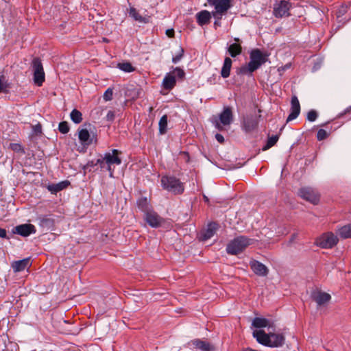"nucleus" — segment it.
Returning <instances> with one entry per match:
<instances>
[{
    "instance_id": "nucleus-9",
    "label": "nucleus",
    "mask_w": 351,
    "mask_h": 351,
    "mask_svg": "<svg viewBox=\"0 0 351 351\" xmlns=\"http://www.w3.org/2000/svg\"><path fill=\"white\" fill-rule=\"evenodd\" d=\"M298 195L304 199L313 204H317L319 201V195L311 187H303L299 190Z\"/></svg>"
},
{
    "instance_id": "nucleus-59",
    "label": "nucleus",
    "mask_w": 351,
    "mask_h": 351,
    "mask_svg": "<svg viewBox=\"0 0 351 351\" xmlns=\"http://www.w3.org/2000/svg\"><path fill=\"white\" fill-rule=\"evenodd\" d=\"M326 125H327V123H324V124H322V126H325Z\"/></svg>"
},
{
    "instance_id": "nucleus-19",
    "label": "nucleus",
    "mask_w": 351,
    "mask_h": 351,
    "mask_svg": "<svg viewBox=\"0 0 351 351\" xmlns=\"http://www.w3.org/2000/svg\"><path fill=\"white\" fill-rule=\"evenodd\" d=\"M212 13L208 10H202L196 14L197 23L199 25H208L210 22Z\"/></svg>"
},
{
    "instance_id": "nucleus-44",
    "label": "nucleus",
    "mask_w": 351,
    "mask_h": 351,
    "mask_svg": "<svg viewBox=\"0 0 351 351\" xmlns=\"http://www.w3.org/2000/svg\"><path fill=\"white\" fill-rule=\"evenodd\" d=\"M318 117V113L315 110H311L307 113V119L311 121H315Z\"/></svg>"
},
{
    "instance_id": "nucleus-29",
    "label": "nucleus",
    "mask_w": 351,
    "mask_h": 351,
    "mask_svg": "<svg viewBox=\"0 0 351 351\" xmlns=\"http://www.w3.org/2000/svg\"><path fill=\"white\" fill-rule=\"evenodd\" d=\"M228 51L232 58H234L241 53L242 47L239 43H233L229 46Z\"/></svg>"
},
{
    "instance_id": "nucleus-55",
    "label": "nucleus",
    "mask_w": 351,
    "mask_h": 351,
    "mask_svg": "<svg viewBox=\"0 0 351 351\" xmlns=\"http://www.w3.org/2000/svg\"><path fill=\"white\" fill-rule=\"evenodd\" d=\"M203 199L204 200V202H209V199L208 198V197H206V195H203Z\"/></svg>"
},
{
    "instance_id": "nucleus-48",
    "label": "nucleus",
    "mask_w": 351,
    "mask_h": 351,
    "mask_svg": "<svg viewBox=\"0 0 351 351\" xmlns=\"http://www.w3.org/2000/svg\"><path fill=\"white\" fill-rule=\"evenodd\" d=\"M32 129H33L34 134L36 136H40L43 134L42 125L39 123L35 125H33Z\"/></svg>"
},
{
    "instance_id": "nucleus-12",
    "label": "nucleus",
    "mask_w": 351,
    "mask_h": 351,
    "mask_svg": "<svg viewBox=\"0 0 351 351\" xmlns=\"http://www.w3.org/2000/svg\"><path fill=\"white\" fill-rule=\"evenodd\" d=\"M290 8L291 4L289 1L282 0L279 3L275 4L274 8V14L277 18L289 16L290 15L289 13Z\"/></svg>"
},
{
    "instance_id": "nucleus-51",
    "label": "nucleus",
    "mask_w": 351,
    "mask_h": 351,
    "mask_svg": "<svg viewBox=\"0 0 351 351\" xmlns=\"http://www.w3.org/2000/svg\"><path fill=\"white\" fill-rule=\"evenodd\" d=\"M215 138L220 143H224V138H223V135H221V134L217 133L215 134Z\"/></svg>"
},
{
    "instance_id": "nucleus-5",
    "label": "nucleus",
    "mask_w": 351,
    "mask_h": 351,
    "mask_svg": "<svg viewBox=\"0 0 351 351\" xmlns=\"http://www.w3.org/2000/svg\"><path fill=\"white\" fill-rule=\"evenodd\" d=\"M32 66L34 71V82L35 84L40 86L45 80V75L40 59L39 58H34L32 60Z\"/></svg>"
},
{
    "instance_id": "nucleus-39",
    "label": "nucleus",
    "mask_w": 351,
    "mask_h": 351,
    "mask_svg": "<svg viewBox=\"0 0 351 351\" xmlns=\"http://www.w3.org/2000/svg\"><path fill=\"white\" fill-rule=\"evenodd\" d=\"M58 130L62 134H67L69 132L70 128L68 122L62 121L59 123Z\"/></svg>"
},
{
    "instance_id": "nucleus-17",
    "label": "nucleus",
    "mask_w": 351,
    "mask_h": 351,
    "mask_svg": "<svg viewBox=\"0 0 351 351\" xmlns=\"http://www.w3.org/2000/svg\"><path fill=\"white\" fill-rule=\"evenodd\" d=\"M300 112V105L298 97L293 95L291 101V112L287 119V123L296 119Z\"/></svg>"
},
{
    "instance_id": "nucleus-30",
    "label": "nucleus",
    "mask_w": 351,
    "mask_h": 351,
    "mask_svg": "<svg viewBox=\"0 0 351 351\" xmlns=\"http://www.w3.org/2000/svg\"><path fill=\"white\" fill-rule=\"evenodd\" d=\"M168 117L167 114L163 115L158 123L159 132L160 134H165L167 131Z\"/></svg>"
},
{
    "instance_id": "nucleus-40",
    "label": "nucleus",
    "mask_w": 351,
    "mask_h": 351,
    "mask_svg": "<svg viewBox=\"0 0 351 351\" xmlns=\"http://www.w3.org/2000/svg\"><path fill=\"white\" fill-rule=\"evenodd\" d=\"M9 147L15 152L25 153V150L22 145L19 143H10Z\"/></svg>"
},
{
    "instance_id": "nucleus-26",
    "label": "nucleus",
    "mask_w": 351,
    "mask_h": 351,
    "mask_svg": "<svg viewBox=\"0 0 351 351\" xmlns=\"http://www.w3.org/2000/svg\"><path fill=\"white\" fill-rule=\"evenodd\" d=\"M138 208L145 214L152 210L148 199L146 197H141L136 201Z\"/></svg>"
},
{
    "instance_id": "nucleus-27",
    "label": "nucleus",
    "mask_w": 351,
    "mask_h": 351,
    "mask_svg": "<svg viewBox=\"0 0 351 351\" xmlns=\"http://www.w3.org/2000/svg\"><path fill=\"white\" fill-rule=\"evenodd\" d=\"M29 265V258H24L12 263V268L15 272L23 271Z\"/></svg>"
},
{
    "instance_id": "nucleus-7",
    "label": "nucleus",
    "mask_w": 351,
    "mask_h": 351,
    "mask_svg": "<svg viewBox=\"0 0 351 351\" xmlns=\"http://www.w3.org/2000/svg\"><path fill=\"white\" fill-rule=\"evenodd\" d=\"M338 238L332 232L323 234L316 241L317 245L322 248H332L338 243Z\"/></svg>"
},
{
    "instance_id": "nucleus-41",
    "label": "nucleus",
    "mask_w": 351,
    "mask_h": 351,
    "mask_svg": "<svg viewBox=\"0 0 351 351\" xmlns=\"http://www.w3.org/2000/svg\"><path fill=\"white\" fill-rule=\"evenodd\" d=\"M329 136V133L327 132L324 129H319L318 131H317V138L318 141H323L326 138H328V136Z\"/></svg>"
},
{
    "instance_id": "nucleus-10",
    "label": "nucleus",
    "mask_w": 351,
    "mask_h": 351,
    "mask_svg": "<svg viewBox=\"0 0 351 351\" xmlns=\"http://www.w3.org/2000/svg\"><path fill=\"white\" fill-rule=\"evenodd\" d=\"M38 224L43 230H55L56 221L52 215H40L37 217Z\"/></svg>"
},
{
    "instance_id": "nucleus-47",
    "label": "nucleus",
    "mask_w": 351,
    "mask_h": 351,
    "mask_svg": "<svg viewBox=\"0 0 351 351\" xmlns=\"http://www.w3.org/2000/svg\"><path fill=\"white\" fill-rule=\"evenodd\" d=\"M113 91L112 89L108 88L104 94V99L105 101H110L112 99Z\"/></svg>"
},
{
    "instance_id": "nucleus-3",
    "label": "nucleus",
    "mask_w": 351,
    "mask_h": 351,
    "mask_svg": "<svg viewBox=\"0 0 351 351\" xmlns=\"http://www.w3.org/2000/svg\"><path fill=\"white\" fill-rule=\"evenodd\" d=\"M160 182L164 189L174 195H180L184 191V184L174 176H163Z\"/></svg>"
},
{
    "instance_id": "nucleus-1",
    "label": "nucleus",
    "mask_w": 351,
    "mask_h": 351,
    "mask_svg": "<svg viewBox=\"0 0 351 351\" xmlns=\"http://www.w3.org/2000/svg\"><path fill=\"white\" fill-rule=\"evenodd\" d=\"M269 55L259 49H254L250 52V62L239 68L238 73L252 75L253 72L258 69L268 60Z\"/></svg>"
},
{
    "instance_id": "nucleus-23",
    "label": "nucleus",
    "mask_w": 351,
    "mask_h": 351,
    "mask_svg": "<svg viewBox=\"0 0 351 351\" xmlns=\"http://www.w3.org/2000/svg\"><path fill=\"white\" fill-rule=\"evenodd\" d=\"M271 345L270 348H278L285 344V338L282 334L271 332Z\"/></svg>"
},
{
    "instance_id": "nucleus-15",
    "label": "nucleus",
    "mask_w": 351,
    "mask_h": 351,
    "mask_svg": "<svg viewBox=\"0 0 351 351\" xmlns=\"http://www.w3.org/2000/svg\"><path fill=\"white\" fill-rule=\"evenodd\" d=\"M271 332L266 333L263 330H255L253 332V337L256 338L258 343L265 346L270 347Z\"/></svg>"
},
{
    "instance_id": "nucleus-34",
    "label": "nucleus",
    "mask_w": 351,
    "mask_h": 351,
    "mask_svg": "<svg viewBox=\"0 0 351 351\" xmlns=\"http://www.w3.org/2000/svg\"><path fill=\"white\" fill-rule=\"evenodd\" d=\"M279 135H273L271 137H269L265 145L262 148L263 151H266L273 147L278 141Z\"/></svg>"
},
{
    "instance_id": "nucleus-24",
    "label": "nucleus",
    "mask_w": 351,
    "mask_h": 351,
    "mask_svg": "<svg viewBox=\"0 0 351 351\" xmlns=\"http://www.w3.org/2000/svg\"><path fill=\"white\" fill-rule=\"evenodd\" d=\"M176 80L175 75L167 73L163 79L162 86L165 90H171L176 86Z\"/></svg>"
},
{
    "instance_id": "nucleus-14",
    "label": "nucleus",
    "mask_w": 351,
    "mask_h": 351,
    "mask_svg": "<svg viewBox=\"0 0 351 351\" xmlns=\"http://www.w3.org/2000/svg\"><path fill=\"white\" fill-rule=\"evenodd\" d=\"M36 230L35 226L30 223L16 226L13 230V233L19 234L22 237H28L31 234L36 233Z\"/></svg>"
},
{
    "instance_id": "nucleus-16",
    "label": "nucleus",
    "mask_w": 351,
    "mask_h": 351,
    "mask_svg": "<svg viewBox=\"0 0 351 351\" xmlns=\"http://www.w3.org/2000/svg\"><path fill=\"white\" fill-rule=\"evenodd\" d=\"M222 5H218L217 8H215V11L212 12V16L215 18V21L214 22V26L215 28L221 26V19H222L223 15H224L230 8V5H227L225 3H223Z\"/></svg>"
},
{
    "instance_id": "nucleus-4",
    "label": "nucleus",
    "mask_w": 351,
    "mask_h": 351,
    "mask_svg": "<svg viewBox=\"0 0 351 351\" xmlns=\"http://www.w3.org/2000/svg\"><path fill=\"white\" fill-rule=\"evenodd\" d=\"M121 154V152L113 149H112V152H107L104 154L106 163H107V171L109 172L110 177H113L114 173V168H112V165H119L121 164L122 160L120 158V155Z\"/></svg>"
},
{
    "instance_id": "nucleus-49",
    "label": "nucleus",
    "mask_w": 351,
    "mask_h": 351,
    "mask_svg": "<svg viewBox=\"0 0 351 351\" xmlns=\"http://www.w3.org/2000/svg\"><path fill=\"white\" fill-rule=\"evenodd\" d=\"M347 11L348 7L346 5H341L337 12V17H341L347 12Z\"/></svg>"
},
{
    "instance_id": "nucleus-53",
    "label": "nucleus",
    "mask_w": 351,
    "mask_h": 351,
    "mask_svg": "<svg viewBox=\"0 0 351 351\" xmlns=\"http://www.w3.org/2000/svg\"><path fill=\"white\" fill-rule=\"evenodd\" d=\"M0 237L1 238H7L9 239V237H7L6 230L3 228H0Z\"/></svg>"
},
{
    "instance_id": "nucleus-8",
    "label": "nucleus",
    "mask_w": 351,
    "mask_h": 351,
    "mask_svg": "<svg viewBox=\"0 0 351 351\" xmlns=\"http://www.w3.org/2000/svg\"><path fill=\"white\" fill-rule=\"evenodd\" d=\"M233 121V113L232 108L229 106L223 108V111L219 114V122L216 121L215 128L219 130H222L223 125H228Z\"/></svg>"
},
{
    "instance_id": "nucleus-31",
    "label": "nucleus",
    "mask_w": 351,
    "mask_h": 351,
    "mask_svg": "<svg viewBox=\"0 0 351 351\" xmlns=\"http://www.w3.org/2000/svg\"><path fill=\"white\" fill-rule=\"evenodd\" d=\"M269 320L265 318L255 317L252 322V325L255 328H265L269 326Z\"/></svg>"
},
{
    "instance_id": "nucleus-36",
    "label": "nucleus",
    "mask_w": 351,
    "mask_h": 351,
    "mask_svg": "<svg viewBox=\"0 0 351 351\" xmlns=\"http://www.w3.org/2000/svg\"><path fill=\"white\" fill-rule=\"evenodd\" d=\"M118 68L127 73H130L135 70V67H134L129 62L119 63Z\"/></svg>"
},
{
    "instance_id": "nucleus-46",
    "label": "nucleus",
    "mask_w": 351,
    "mask_h": 351,
    "mask_svg": "<svg viewBox=\"0 0 351 351\" xmlns=\"http://www.w3.org/2000/svg\"><path fill=\"white\" fill-rule=\"evenodd\" d=\"M184 49L182 47H180V52L176 56L173 57L172 62L175 64L177 63L178 62H179L182 58V57L184 56Z\"/></svg>"
},
{
    "instance_id": "nucleus-11",
    "label": "nucleus",
    "mask_w": 351,
    "mask_h": 351,
    "mask_svg": "<svg viewBox=\"0 0 351 351\" xmlns=\"http://www.w3.org/2000/svg\"><path fill=\"white\" fill-rule=\"evenodd\" d=\"M78 138L84 147H88L93 143H97V135L87 129H82L78 132Z\"/></svg>"
},
{
    "instance_id": "nucleus-33",
    "label": "nucleus",
    "mask_w": 351,
    "mask_h": 351,
    "mask_svg": "<svg viewBox=\"0 0 351 351\" xmlns=\"http://www.w3.org/2000/svg\"><path fill=\"white\" fill-rule=\"evenodd\" d=\"M339 234L343 239L351 238V223L341 227Z\"/></svg>"
},
{
    "instance_id": "nucleus-28",
    "label": "nucleus",
    "mask_w": 351,
    "mask_h": 351,
    "mask_svg": "<svg viewBox=\"0 0 351 351\" xmlns=\"http://www.w3.org/2000/svg\"><path fill=\"white\" fill-rule=\"evenodd\" d=\"M232 61L229 57H226L221 71V75L223 78L230 76Z\"/></svg>"
},
{
    "instance_id": "nucleus-54",
    "label": "nucleus",
    "mask_w": 351,
    "mask_h": 351,
    "mask_svg": "<svg viewBox=\"0 0 351 351\" xmlns=\"http://www.w3.org/2000/svg\"><path fill=\"white\" fill-rule=\"evenodd\" d=\"M350 112H351V107H349V108H346L343 113H341V114H339V117H341L343 114H346L347 113H349Z\"/></svg>"
},
{
    "instance_id": "nucleus-45",
    "label": "nucleus",
    "mask_w": 351,
    "mask_h": 351,
    "mask_svg": "<svg viewBox=\"0 0 351 351\" xmlns=\"http://www.w3.org/2000/svg\"><path fill=\"white\" fill-rule=\"evenodd\" d=\"M95 164L99 165L101 169H106L107 171V163H106L105 156L97 159Z\"/></svg>"
},
{
    "instance_id": "nucleus-32",
    "label": "nucleus",
    "mask_w": 351,
    "mask_h": 351,
    "mask_svg": "<svg viewBox=\"0 0 351 351\" xmlns=\"http://www.w3.org/2000/svg\"><path fill=\"white\" fill-rule=\"evenodd\" d=\"M70 117L72 121L75 123H80L82 121V114L77 109H73L71 114Z\"/></svg>"
},
{
    "instance_id": "nucleus-50",
    "label": "nucleus",
    "mask_w": 351,
    "mask_h": 351,
    "mask_svg": "<svg viewBox=\"0 0 351 351\" xmlns=\"http://www.w3.org/2000/svg\"><path fill=\"white\" fill-rule=\"evenodd\" d=\"M106 120L108 121H113L115 118V113L114 111L109 110L106 114Z\"/></svg>"
},
{
    "instance_id": "nucleus-56",
    "label": "nucleus",
    "mask_w": 351,
    "mask_h": 351,
    "mask_svg": "<svg viewBox=\"0 0 351 351\" xmlns=\"http://www.w3.org/2000/svg\"><path fill=\"white\" fill-rule=\"evenodd\" d=\"M181 154L186 155L187 156V159L188 160L189 159V155L188 152H181Z\"/></svg>"
},
{
    "instance_id": "nucleus-37",
    "label": "nucleus",
    "mask_w": 351,
    "mask_h": 351,
    "mask_svg": "<svg viewBox=\"0 0 351 351\" xmlns=\"http://www.w3.org/2000/svg\"><path fill=\"white\" fill-rule=\"evenodd\" d=\"M129 14L130 16H132L135 21H139V22H145L143 16L140 15L138 12L136 10V9L134 7H131L129 10Z\"/></svg>"
},
{
    "instance_id": "nucleus-58",
    "label": "nucleus",
    "mask_w": 351,
    "mask_h": 351,
    "mask_svg": "<svg viewBox=\"0 0 351 351\" xmlns=\"http://www.w3.org/2000/svg\"><path fill=\"white\" fill-rule=\"evenodd\" d=\"M234 41L237 42V43H239L240 42V39L238 38H234Z\"/></svg>"
},
{
    "instance_id": "nucleus-52",
    "label": "nucleus",
    "mask_w": 351,
    "mask_h": 351,
    "mask_svg": "<svg viewBox=\"0 0 351 351\" xmlns=\"http://www.w3.org/2000/svg\"><path fill=\"white\" fill-rule=\"evenodd\" d=\"M166 34L169 38H173L175 35V32L173 29H168L166 31Z\"/></svg>"
},
{
    "instance_id": "nucleus-2",
    "label": "nucleus",
    "mask_w": 351,
    "mask_h": 351,
    "mask_svg": "<svg viewBox=\"0 0 351 351\" xmlns=\"http://www.w3.org/2000/svg\"><path fill=\"white\" fill-rule=\"evenodd\" d=\"M254 240L245 236L234 238L227 245L226 252L229 254L237 255L242 252L247 246L253 243Z\"/></svg>"
},
{
    "instance_id": "nucleus-25",
    "label": "nucleus",
    "mask_w": 351,
    "mask_h": 351,
    "mask_svg": "<svg viewBox=\"0 0 351 351\" xmlns=\"http://www.w3.org/2000/svg\"><path fill=\"white\" fill-rule=\"evenodd\" d=\"M70 184L69 181L64 180L62 181L58 184H49L47 186V189L53 194H56L58 192L67 188V186Z\"/></svg>"
},
{
    "instance_id": "nucleus-38",
    "label": "nucleus",
    "mask_w": 351,
    "mask_h": 351,
    "mask_svg": "<svg viewBox=\"0 0 351 351\" xmlns=\"http://www.w3.org/2000/svg\"><path fill=\"white\" fill-rule=\"evenodd\" d=\"M210 5H214L215 8H217L218 5H223V3H225L227 5H230L231 7L230 1V0H207Z\"/></svg>"
},
{
    "instance_id": "nucleus-20",
    "label": "nucleus",
    "mask_w": 351,
    "mask_h": 351,
    "mask_svg": "<svg viewBox=\"0 0 351 351\" xmlns=\"http://www.w3.org/2000/svg\"><path fill=\"white\" fill-rule=\"evenodd\" d=\"M192 344L195 348L199 349L202 351H214L215 346L210 344L209 342L196 339L191 341Z\"/></svg>"
},
{
    "instance_id": "nucleus-43",
    "label": "nucleus",
    "mask_w": 351,
    "mask_h": 351,
    "mask_svg": "<svg viewBox=\"0 0 351 351\" xmlns=\"http://www.w3.org/2000/svg\"><path fill=\"white\" fill-rule=\"evenodd\" d=\"M97 164H95V160H90V161H88L83 167V169L84 171H88L89 172L90 171H94L95 169H94V167L95 166H97Z\"/></svg>"
},
{
    "instance_id": "nucleus-35",
    "label": "nucleus",
    "mask_w": 351,
    "mask_h": 351,
    "mask_svg": "<svg viewBox=\"0 0 351 351\" xmlns=\"http://www.w3.org/2000/svg\"><path fill=\"white\" fill-rule=\"evenodd\" d=\"M10 88V84L5 80V77L3 75L0 77V93H8L9 92Z\"/></svg>"
},
{
    "instance_id": "nucleus-42",
    "label": "nucleus",
    "mask_w": 351,
    "mask_h": 351,
    "mask_svg": "<svg viewBox=\"0 0 351 351\" xmlns=\"http://www.w3.org/2000/svg\"><path fill=\"white\" fill-rule=\"evenodd\" d=\"M173 75L177 76L179 79L183 80L185 77V72L180 67H176L173 71Z\"/></svg>"
},
{
    "instance_id": "nucleus-22",
    "label": "nucleus",
    "mask_w": 351,
    "mask_h": 351,
    "mask_svg": "<svg viewBox=\"0 0 351 351\" xmlns=\"http://www.w3.org/2000/svg\"><path fill=\"white\" fill-rule=\"evenodd\" d=\"M312 298H313V300L319 306L324 305V304L329 302L330 300L331 299V296L330 294L325 293V292H322V291H318L317 293H313Z\"/></svg>"
},
{
    "instance_id": "nucleus-18",
    "label": "nucleus",
    "mask_w": 351,
    "mask_h": 351,
    "mask_svg": "<svg viewBox=\"0 0 351 351\" xmlns=\"http://www.w3.org/2000/svg\"><path fill=\"white\" fill-rule=\"evenodd\" d=\"M250 267L253 271L258 276H265L268 274L267 267L258 261H252L250 262Z\"/></svg>"
},
{
    "instance_id": "nucleus-6",
    "label": "nucleus",
    "mask_w": 351,
    "mask_h": 351,
    "mask_svg": "<svg viewBox=\"0 0 351 351\" xmlns=\"http://www.w3.org/2000/svg\"><path fill=\"white\" fill-rule=\"evenodd\" d=\"M261 116L254 114H247L243 118L241 126L246 133H250L257 130L259 124V119Z\"/></svg>"
},
{
    "instance_id": "nucleus-21",
    "label": "nucleus",
    "mask_w": 351,
    "mask_h": 351,
    "mask_svg": "<svg viewBox=\"0 0 351 351\" xmlns=\"http://www.w3.org/2000/svg\"><path fill=\"white\" fill-rule=\"evenodd\" d=\"M217 229V224L215 222L210 223L206 230H203L200 234L202 241H206L210 239L215 233Z\"/></svg>"
},
{
    "instance_id": "nucleus-13",
    "label": "nucleus",
    "mask_w": 351,
    "mask_h": 351,
    "mask_svg": "<svg viewBox=\"0 0 351 351\" xmlns=\"http://www.w3.org/2000/svg\"><path fill=\"white\" fill-rule=\"evenodd\" d=\"M145 220L152 228H158L164 222V219L153 210L145 214Z\"/></svg>"
},
{
    "instance_id": "nucleus-57",
    "label": "nucleus",
    "mask_w": 351,
    "mask_h": 351,
    "mask_svg": "<svg viewBox=\"0 0 351 351\" xmlns=\"http://www.w3.org/2000/svg\"><path fill=\"white\" fill-rule=\"evenodd\" d=\"M296 237V234H293L292 236H291V241H293V239H295V238Z\"/></svg>"
}]
</instances>
